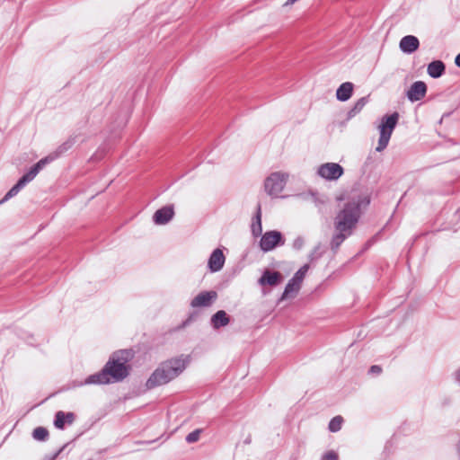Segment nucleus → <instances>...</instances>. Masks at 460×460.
Returning <instances> with one entry per match:
<instances>
[{"label": "nucleus", "mask_w": 460, "mask_h": 460, "mask_svg": "<svg viewBox=\"0 0 460 460\" xmlns=\"http://www.w3.org/2000/svg\"><path fill=\"white\" fill-rule=\"evenodd\" d=\"M369 203L370 199L367 194L355 192L349 196L334 218L335 234L331 243L332 250H337L344 240L351 234L363 210Z\"/></svg>", "instance_id": "1"}, {"label": "nucleus", "mask_w": 460, "mask_h": 460, "mask_svg": "<svg viewBox=\"0 0 460 460\" xmlns=\"http://www.w3.org/2000/svg\"><path fill=\"white\" fill-rule=\"evenodd\" d=\"M190 362L189 355H180L162 362L146 380L147 389L164 385L179 376Z\"/></svg>", "instance_id": "2"}, {"label": "nucleus", "mask_w": 460, "mask_h": 460, "mask_svg": "<svg viewBox=\"0 0 460 460\" xmlns=\"http://www.w3.org/2000/svg\"><path fill=\"white\" fill-rule=\"evenodd\" d=\"M132 357V351L128 349L118 350L112 353L103 367L107 377L111 378V383L121 381L128 376V362Z\"/></svg>", "instance_id": "3"}, {"label": "nucleus", "mask_w": 460, "mask_h": 460, "mask_svg": "<svg viewBox=\"0 0 460 460\" xmlns=\"http://www.w3.org/2000/svg\"><path fill=\"white\" fill-rule=\"evenodd\" d=\"M288 180V172L284 171L272 172L264 180V191L272 199L285 198L281 193L285 190Z\"/></svg>", "instance_id": "4"}, {"label": "nucleus", "mask_w": 460, "mask_h": 460, "mask_svg": "<svg viewBox=\"0 0 460 460\" xmlns=\"http://www.w3.org/2000/svg\"><path fill=\"white\" fill-rule=\"evenodd\" d=\"M399 120V114L397 112H394L390 115H385L382 118L380 125L378 126L379 129V139L376 150L377 152H382L388 146L389 140L391 138L392 133L395 128Z\"/></svg>", "instance_id": "5"}, {"label": "nucleus", "mask_w": 460, "mask_h": 460, "mask_svg": "<svg viewBox=\"0 0 460 460\" xmlns=\"http://www.w3.org/2000/svg\"><path fill=\"white\" fill-rule=\"evenodd\" d=\"M316 174L325 181H336L344 174V169L337 163L328 162L317 167Z\"/></svg>", "instance_id": "6"}, {"label": "nucleus", "mask_w": 460, "mask_h": 460, "mask_svg": "<svg viewBox=\"0 0 460 460\" xmlns=\"http://www.w3.org/2000/svg\"><path fill=\"white\" fill-rule=\"evenodd\" d=\"M282 234L279 231H268L264 234L261 235L260 241L261 249L267 252L274 248H276L279 244H283Z\"/></svg>", "instance_id": "7"}, {"label": "nucleus", "mask_w": 460, "mask_h": 460, "mask_svg": "<svg viewBox=\"0 0 460 460\" xmlns=\"http://www.w3.org/2000/svg\"><path fill=\"white\" fill-rule=\"evenodd\" d=\"M72 145V141L64 143L58 148V151L55 154H51L49 156L42 158L33 167H31V180H32L46 164L54 161L59 155L66 152Z\"/></svg>", "instance_id": "8"}, {"label": "nucleus", "mask_w": 460, "mask_h": 460, "mask_svg": "<svg viewBox=\"0 0 460 460\" xmlns=\"http://www.w3.org/2000/svg\"><path fill=\"white\" fill-rule=\"evenodd\" d=\"M217 298V293L214 290L203 291L199 293L190 301V306L193 308L208 307Z\"/></svg>", "instance_id": "9"}, {"label": "nucleus", "mask_w": 460, "mask_h": 460, "mask_svg": "<svg viewBox=\"0 0 460 460\" xmlns=\"http://www.w3.org/2000/svg\"><path fill=\"white\" fill-rule=\"evenodd\" d=\"M225 262L226 255L223 249L217 248L211 252L208 260V269L211 273L218 272L224 268Z\"/></svg>", "instance_id": "10"}, {"label": "nucleus", "mask_w": 460, "mask_h": 460, "mask_svg": "<svg viewBox=\"0 0 460 460\" xmlns=\"http://www.w3.org/2000/svg\"><path fill=\"white\" fill-rule=\"evenodd\" d=\"M174 217L173 205L164 206L156 210L153 216V221L155 225L163 226L168 224Z\"/></svg>", "instance_id": "11"}, {"label": "nucleus", "mask_w": 460, "mask_h": 460, "mask_svg": "<svg viewBox=\"0 0 460 460\" xmlns=\"http://www.w3.org/2000/svg\"><path fill=\"white\" fill-rule=\"evenodd\" d=\"M427 93V85L422 81L414 82L407 91L406 96L411 102H418L423 99Z\"/></svg>", "instance_id": "12"}, {"label": "nucleus", "mask_w": 460, "mask_h": 460, "mask_svg": "<svg viewBox=\"0 0 460 460\" xmlns=\"http://www.w3.org/2000/svg\"><path fill=\"white\" fill-rule=\"evenodd\" d=\"M75 420V413L59 411L55 415L54 426L58 429H64L66 426L72 425Z\"/></svg>", "instance_id": "13"}, {"label": "nucleus", "mask_w": 460, "mask_h": 460, "mask_svg": "<svg viewBox=\"0 0 460 460\" xmlns=\"http://www.w3.org/2000/svg\"><path fill=\"white\" fill-rule=\"evenodd\" d=\"M420 41L417 37L407 35L399 43L400 49L406 54H411L419 49Z\"/></svg>", "instance_id": "14"}, {"label": "nucleus", "mask_w": 460, "mask_h": 460, "mask_svg": "<svg viewBox=\"0 0 460 460\" xmlns=\"http://www.w3.org/2000/svg\"><path fill=\"white\" fill-rule=\"evenodd\" d=\"M111 383V378L107 377L104 368L102 371L89 376L84 382H80L76 386L87 385H106Z\"/></svg>", "instance_id": "15"}, {"label": "nucleus", "mask_w": 460, "mask_h": 460, "mask_svg": "<svg viewBox=\"0 0 460 460\" xmlns=\"http://www.w3.org/2000/svg\"><path fill=\"white\" fill-rule=\"evenodd\" d=\"M282 276L278 271L265 270L262 276L258 280L261 286L269 285L275 286L281 280Z\"/></svg>", "instance_id": "16"}, {"label": "nucleus", "mask_w": 460, "mask_h": 460, "mask_svg": "<svg viewBox=\"0 0 460 460\" xmlns=\"http://www.w3.org/2000/svg\"><path fill=\"white\" fill-rule=\"evenodd\" d=\"M354 85L350 82L341 84L336 91V98L341 102L348 101L353 93Z\"/></svg>", "instance_id": "17"}, {"label": "nucleus", "mask_w": 460, "mask_h": 460, "mask_svg": "<svg viewBox=\"0 0 460 460\" xmlns=\"http://www.w3.org/2000/svg\"><path fill=\"white\" fill-rule=\"evenodd\" d=\"M230 322L229 316L224 310L217 311L211 317V324L214 329L226 326Z\"/></svg>", "instance_id": "18"}, {"label": "nucleus", "mask_w": 460, "mask_h": 460, "mask_svg": "<svg viewBox=\"0 0 460 460\" xmlns=\"http://www.w3.org/2000/svg\"><path fill=\"white\" fill-rule=\"evenodd\" d=\"M446 66L440 60L432 61L428 65L427 72L432 78H438L445 73Z\"/></svg>", "instance_id": "19"}, {"label": "nucleus", "mask_w": 460, "mask_h": 460, "mask_svg": "<svg viewBox=\"0 0 460 460\" xmlns=\"http://www.w3.org/2000/svg\"><path fill=\"white\" fill-rule=\"evenodd\" d=\"M29 180V173H25L19 181L6 193L4 198L0 200V204L4 202L5 200L9 199L10 198H13L15 196L21 189L24 188L27 181Z\"/></svg>", "instance_id": "20"}, {"label": "nucleus", "mask_w": 460, "mask_h": 460, "mask_svg": "<svg viewBox=\"0 0 460 460\" xmlns=\"http://www.w3.org/2000/svg\"><path fill=\"white\" fill-rule=\"evenodd\" d=\"M300 288L301 283H297L296 281H294V279H291L285 288L280 301L294 297L298 293Z\"/></svg>", "instance_id": "21"}, {"label": "nucleus", "mask_w": 460, "mask_h": 460, "mask_svg": "<svg viewBox=\"0 0 460 460\" xmlns=\"http://www.w3.org/2000/svg\"><path fill=\"white\" fill-rule=\"evenodd\" d=\"M252 234L253 236L258 237L261 235L262 233V226H261V207L258 206L257 212L252 218V223L251 226Z\"/></svg>", "instance_id": "22"}, {"label": "nucleus", "mask_w": 460, "mask_h": 460, "mask_svg": "<svg viewBox=\"0 0 460 460\" xmlns=\"http://www.w3.org/2000/svg\"><path fill=\"white\" fill-rule=\"evenodd\" d=\"M367 99L366 97H362L357 101L355 105L350 109L348 112V119H351L356 116L367 104Z\"/></svg>", "instance_id": "23"}, {"label": "nucleus", "mask_w": 460, "mask_h": 460, "mask_svg": "<svg viewBox=\"0 0 460 460\" xmlns=\"http://www.w3.org/2000/svg\"><path fill=\"white\" fill-rule=\"evenodd\" d=\"M343 419L341 416L332 418L329 423V430L331 432H337L341 429Z\"/></svg>", "instance_id": "24"}, {"label": "nucleus", "mask_w": 460, "mask_h": 460, "mask_svg": "<svg viewBox=\"0 0 460 460\" xmlns=\"http://www.w3.org/2000/svg\"><path fill=\"white\" fill-rule=\"evenodd\" d=\"M32 436L36 440L44 441L49 437V431L43 427H39L33 430Z\"/></svg>", "instance_id": "25"}, {"label": "nucleus", "mask_w": 460, "mask_h": 460, "mask_svg": "<svg viewBox=\"0 0 460 460\" xmlns=\"http://www.w3.org/2000/svg\"><path fill=\"white\" fill-rule=\"evenodd\" d=\"M308 269H309V265L308 264H305L304 266H302L294 275V277L292 278V279H294V281H296L297 283H301L303 282V279L306 274V272L308 271Z\"/></svg>", "instance_id": "26"}, {"label": "nucleus", "mask_w": 460, "mask_h": 460, "mask_svg": "<svg viewBox=\"0 0 460 460\" xmlns=\"http://www.w3.org/2000/svg\"><path fill=\"white\" fill-rule=\"evenodd\" d=\"M200 432H201L200 429H196V430L190 432V434L187 435L186 441L188 443H194V442L198 441L199 438Z\"/></svg>", "instance_id": "27"}, {"label": "nucleus", "mask_w": 460, "mask_h": 460, "mask_svg": "<svg viewBox=\"0 0 460 460\" xmlns=\"http://www.w3.org/2000/svg\"><path fill=\"white\" fill-rule=\"evenodd\" d=\"M322 460H339V455L334 450H329L322 456Z\"/></svg>", "instance_id": "28"}, {"label": "nucleus", "mask_w": 460, "mask_h": 460, "mask_svg": "<svg viewBox=\"0 0 460 460\" xmlns=\"http://www.w3.org/2000/svg\"><path fill=\"white\" fill-rule=\"evenodd\" d=\"M304 238L299 236L294 240L293 247L296 250H300L304 246Z\"/></svg>", "instance_id": "29"}, {"label": "nucleus", "mask_w": 460, "mask_h": 460, "mask_svg": "<svg viewBox=\"0 0 460 460\" xmlns=\"http://www.w3.org/2000/svg\"><path fill=\"white\" fill-rule=\"evenodd\" d=\"M454 381L460 385V367L456 369L452 374Z\"/></svg>", "instance_id": "30"}, {"label": "nucleus", "mask_w": 460, "mask_h": 460, "mask_svg": "<svg viewBox=\"0 0 460 460\" xmlns=\"http://www.w3.org/2000/svg\"><path fill=\"white\" fill-rule=\"evenodd\" d=\"M371 373L379 374L381 372V367L378 366H372L370 368Z\"/></svg>", "instance_id": "31"}, {"label": "nucleus", "mask_w": 460, "mask_h": 460, "mask_svg": "<svg viewBox=\"0 0 460 460\" xmlns=\"http://www.w3.org/2000/svg\"><path fill=\"white\" fill-rule=\"evenodd\" d=\"M298 0H288L283 6H289V5H292L294 4L296 2H297Z\"/></svg>", "instance_id": "32"}, {"label": "nucleus", "mask_w": 460, "mask_h": 460, "mask_svg": "<svg viewBox=\"0 0 460 460\" xmlns=\"http://www.w3.org/2000/svg\"><path fill=\"white\" fill-rule=\"evenodd\" d=\"M455 63L458 67H460V53L456 57Z\"/></svg>", "instance_id": "33"}, {"label": "nucleus", "mask_w": 460, "mask_h": 460, "mask_svg": "<svg viewBox=\"0 0 460 460\" xmlns=\"http://www.w3.org/2000/svg\"><path fill=\"white\" fill-rule=\"evenodd\" d=\"M457 453H458V456L460 457V439H459V442L457 444Z\"/></svg>", "instance_id": "34"}]
</instances>
